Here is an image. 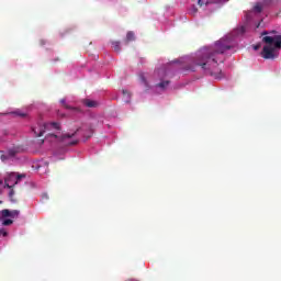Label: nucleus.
Wrapping results in <instances>:
<instances>
[{
    "label": "nucleus",
    "mask_w": 281,
    "mask_h": 281,
    "mask_svg": "<svg viewBox=\"0 0 281 281\" xmlns=\"http://www.w3.org/2000/svg\"><path fill=\"white\" fill-rule=\"evenodd\" d=\"M228 49H232V46L227 44L226 40H220L214 46L201 48L194 59V65L201 67L204 71H209L215 80H221V78H223V71L214 69L218 67V61L223 63L221 56Z\"/></svg>",
    "instance_id": "1"
},
{
    "label": "nucleus",
    "mask_w": 281,
    "mask_h": 281,
    "mask_svg": "<svg viewBox=\"0 0 281 281\" xmlns=\"http://www.w3.org/2000/svg\"><path fill=\"white\" fill-rule=\"evenodd\" d=\"M262 43H266L261 52L262 58L266 60L274 58L273 52L281 49V35L263 36Z\"/></svg>",
    "instance_id": "2"
},
{
    "label": "nucleus",
    "mask_w": 281,
    "mask_h": 281,
    "mask_svg": "<svg viewBox=\"0 0 281 281\" xmlns=\"http://www.w3.org/2000/svg\"><path fill=\"white\" fill-rule=\"evenodd\" d=\"M46 131H60V123H38L36 127H33L35 137H43Z\"/></svg>",
    "instance_id": "3"
},
{
    "label": "nucleus",
    "mask_w": 281,
    "mask_h": 281,
    "mask_svg": "<svg viewBox=\"0 0 281 281\" xmlns=\"http://www.w3.org/2000/svg\"><path fill=\"white\" fill-rule=\"evenodd\" d=\"M19 153H23V147L21 146H13L7 150L5 154L1 155L2 161H8V159H12V157H16Z\"/></svg>",
    "instance_id": "4"
},
{
    "label": "nucleus",
    "mask_w": 281,
    "mask_h": 281,
    "mask_svg": "<svg viewBox=\"0 0 281 281\" xmlns=\"http://www.w3.org/2000/svg\"><path fill=\"white\" fill-rule=\"evenodd\" d=\"M25 176L24 175H14L10 173L5 179H4V186L5 188L12 189L13 186H16L21 179H23Z\"/></svg>",
    "instance_id": "5"
},
{
    "label": "nucleus",
    "mask_w": 281,
    "mask_h": 281,
    "mask_svg": "<svg viewBox=\"0 0 281 281\" xmlns=\"http://www.w3.org/2000/svg\"><path fill=\"white\" fill-rule=\"evenodd\" d=\"M227 0H198V5L203 8V5H212V3H225Z\"/></svg>",
    "instance_id": "6"
},
{
    "label": "nucleus",
    "mask_w": 281,
    "mask_h": 281,
    "mask_svg": "<svg viewBox=\"0 0 281 281\" xmlns=\"http://www.w3.org/2000/svg\"><path fill=\"white\" fill-rule=\"evenodd\" d=\"M83 104L86 106H88V109H94L95 106H98V102L89 100V99L85 100Z\"/></svg>",
    "instance_id": "7"
},
{
    "label": "nucleus",
    "mask_w": 281,
    "mask_h": 281,
    "mask_svg": "<svg viewBox=\"0 0 281 281\" xmlns=\"http://www.w3.org/2000/svg\"><path fill=\"white\" fill-rule=\"evenodd\" d=\"M131 41H135V33H133V31L127 32L126 38H125V45H128Z\"/></svg>",
    "instance_id": "8"
},
{
    "label": "nucleus",
    "mask_w": 281,
    "mask_h": 281,
    "mask_svg": "<svg viewBox=\"0 0 281 281\" xmlns=\"http://www.w3.org/2000/svg\"><path fill=\"white\" fill-rule=\"evenodd\" d=\"M80 130L78 128L75 133H72V134H69V133H67V134H64L63 136H61V142H65L66 139H71V137H76V134L79 132Z\"/></svg>",
    "instance_id": "9"
},
{
    "label": "nucleus",
    "mask_w": 281,
    "mask_h": 281,
    "mask_svg": "<svg viewBox=\"0 0 281 281\" xmlns=\"http://www.w3.org/2000/svg\"><path fill=\"white\" fill-rule=\"evenodd\" d=\"M112 47H113L114 52H116V54H120V52H122V47L120 46V42H117V41L112 42Z\"/></svg>",
    "instance_id": "10"
},
{
    "label": "nucleus",
    "mask_w": 281,
    "mask_h": 281,
    "mask_svg": "<svg viewBox=\"0 0 281 281\" xmlns=\"http://www.w3.org/2000/svg\"><path fill=\"white\" fill-rule=\"evenodd\" d=\"M1 216H2V218H8V217L11 218V211L8 209L2 210Z\"/></svg>",
    "instance_id": "11"
},
{
    "label": "nucleus",
    "mask_w": 281,
    "mask_h": 281,
    "mask_svg": "<svg viewBox=\"0 0 281 281\" xmlns=\"http://www.w3.org/2000/svg\"><path fill=\"white\" fill-rule=\"evenodd\" d=\"M139 80L142 82V85H144V87H146V89H148V81L146 80V77L144 76V74L139 75Z\"/></svg>",
    "instance_id": "12"
},
{
    "label": "nucleus",
    "mask_w": 281,
    "mask_h": 281,
    "mask_svg": "<svg viewBox=\"0 0 281 281\" xmlns=\"http://www.w3.org/2000/svg\"><path fill=\"white\" fill-rule=\"evenodd\" d=\"M9 199H10L11 203H16V200L14 199V189H12V188L9 192Z\"/></svg>",
    "instance_id": "13"
},
{
    "label": "nucleus",
    "mask_w": 281,
    "mask_h": 281,
    "mask_svg": "<svg viewBox=\"0 0 281 281\" xmlns=\"http://www.w3.org/2000/svg\"><path fill=\"white\" fill-rule=\"evenodd\" d=\"M254 11L257 12V14H260V12H262V4L260 3L255 4Z\"/></svg>",
    "instance_id": "14"
},
{
    "label": "nucleus",
    "mask_w": 281,
    "mask_h": 281,
    "mask_svg": "<svg viewBox=\"0 0 281 281\" xmlns=\"http://www.w3.org/2000/svg\"><path fill=\"white\" fill-rule=\"evenodd\" d=\"M12 113H13V115H18V117H27V113H25V112L15 111Z\"/></svg>",
    "instance_id": "15"
},
{
    "label": "nucleus",
    "mask_w": 281,
    "mask_h": 281,
    "mask_svg": "<svg viewBox=\"0 0 281 281\" xmlns=\"http://www.w3.org/2000/svg\"><path fill=\"white\" fill-rule=\"evenodd\" d=\"M20 214H21V211L13 210V211H11V218H19Z\"/></svg>",
    "instance_id": "16"
},
{
    "label": "nucleus",
    "mask_w": 281,
    "mask_h": 281,
    "mask_svg": "<svg viewBox=\"0 0 281 281\" xmlns=\"http://www.w3.org/2000/svg\"><path fill=\"white\" fill-rule=\"evenodd\" d=\"M170 85V81H161L160 83L157 85L160 89H166Z\"/></svg>",
    "instance_id": "17"
},
{
    "label": "nucleus",
    "mask_w": 281,
    "mask_h": 281,
    "mask_svg": "<svg viewBox=\"0 0 281 281\" xmlns=\"http://www.w3.org/2000/svg\"><path fill=\"white\" fill-rule=\"evenodd\" d=\"M269 34H278V31H276V30H272V31H265V32L261 33V36H267V35H269Z\"/></svg>",
    "instance_id": "18"
},
{
    "label": "nucleus",
    "mask_w": 281,
    "mask_h": 281,
    "mask_svg": "<svg viewBox=\"0 0 281 281\" xmlns=\"http://www.w3.org/2000/svg\"><path fill=\"white\" fill-rule=\"evenodd\" d=\"M12 223H14V221H12V220H4V221L2 222V225H3L4 227H8V226L12 225Z\"/></svg>",
    "instance_id": "19"
},
{
    "label": "nucleus",
    "mask_w": 281,
    "mask_h": 281,
    "mask_svg": "<svg viewBox=\"0 0 281 281\" xmlns=\"http://www.w3.org/2000/svg\"><path fill=\"white\" fill-rule=\"evenodd\" d=\"M60 103L63 104V106H65V109H71L69 105H67V102L65 101V99H61Z\"/></svg>",
    "instance_id": "20"
},
{
    "label": "nucleus",
    "mask_w": 281,
    "mask_h": 281,
    "mask_svg": "<svg viewBox=\"0 0 281 281\" xmlns=\"http://www.w3.org/2000/svg\"><path fill=\"white\" fill-rule=\"evenodd\" d=\"M0 235L5 237L8 236V232L3 228H0Z\"/></svg>",
    "instance_id": "21"
},
{
    "label": "nucleus",
    "mask_w": 281,
    "mask_h": 281,
    "mask_svg": "<svg viewBox=\"0 0 281 281\" xmlns=\"http://www.w3.org/2000/svg\"><path fill=\"white\" fill-rule=\"evenodd\" d=\"M252 47H254L255 52H258V49H260V47H262V45L261 44H256Z\"/></svg>",
    "instance_id": "22"
},
{
    "label": "nucleus",
    "mask_w": 281,
    "mask_h": 281,
    "mask_svg": "<svg viewBox=\"0 0 281 281\" xmlns=\"http://www.w3.org/2000/svg\"><path fill=\"white\" fill-rule=\"evenodd\" d=\"M123 95H126V98H131V92H128V90H123Z\"/></svg>",
    "instance_id": "23"
},
{
    "label": "nucleus",
    "mask_w": 281,
    "mask_h": 281,
    "mask_svg": "<svg viewBox=\"0 0 281 281\" xmlns=\"http://www.w3.org/2000/svg\"><path fill=\"white\" fill-rule=\"evenodd\" d=\"M76 144H78V140H72V142L68 143V146H76Z\"/></svg>",
    "instance_id": "24"
},
{
    "label": "nucleus",
    "mask_w": 281,
    "mask_h": 281,
    "mask_svg": "<svg viewBox=\"0 0 281 281\" xmlns=\"http://www.w3.org/2000/svg\"><path fill=\"white\" fill-rule=\"evenodd\" d=\"M47 137H54L55 139L58 138V136H57L56 134H52V133H49V134L47 135Z\"/></svg>",
    "instance_id": "25"
},
{
    "label": "nucleus",
    "mask_w": 281,
    "mask_h": 281,
    "mask_svg": "<svg viewBox=\"0 0 281 281\" xmlns=\"http://www.w3.org/2000/svg\"><path fill=\"white\" fill-rule=\"evenodd\" d=\"M192 12L193 14H196V12H199V9H196V7H192Z\"/></svg>",
    "instance_id": "26"
},
{
    "label": "nucleus",
    "mask_w": 281,
    "mask_h": 281,
    "mask_svg": "<svg viewBox=\"0 0 281 281\" xmlns=\"http://www.w3.org/2000/svg\"><path fill=\"white\" fill-rule=\"evenodd\" d=\"M127 281H138V280H136V279H128Z\"/></svg>",
    "instance_id": "27"
},
{
    "label": "nucleus",
    "mask_w": 281,
    "mask_h": 281,
    "mask_svg": "<svg viewBox=\"0 0 281 281\" xmlns=\"http://www.w3.org/2000/svg\"><path fill=\"white\" fill-rule=\"evenodd\" d=\"M241 32H245V26H241Z\"/></svg>",
    "instance_id": "28"
},
{
    "label": "nucleus",
    "mask_w": 281,
    "mask_h": 281,
    "mask_svg": "<svg viewBox=\"0 0 281 281\" xmlns=\"http://www.w3.org/2000/svg\"><path fill=\"white\" fill-rule=\"evenodd\" d=\"M189 69H191V71H194V68H189Z\"/></svg>",
    "instance_id": "29"
},
{
    "label": "nucleus",
    "mask_w": 281,
    "mask_h": 281,
    "mask_svg": "<svg viewBox=\"0 0 281 281\" xmlns=\"http://www.w3.org/2000/svg\"><path fill=\"white\" fill-rule=\"evenodd\" d=\"M1 203H3V201L0 200V205H1Z\"/></svg>",
    "instance_id": "30"
},
{
    "label": "nucleus",
    "mask_w": 281,
    "mask_h": 281,
    "mask_svg": "<svg viewBox=\"0 0 281 281\" xmlns=\"http://www.w3.org/2000/svg\"><path fill=\"white\" fill-rule=\"evenodd\" d=\"M1 183H3V182L0 181V186H1Z\"/></svg>",
    "instance_id": "31"
}]
</instances>
